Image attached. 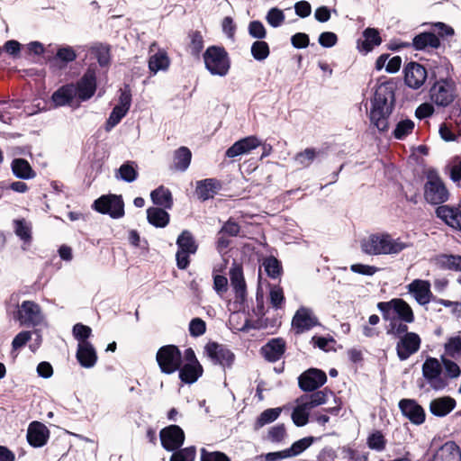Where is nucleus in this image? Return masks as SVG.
<instances>
[{"instance_id": "obj_50", "label": "nucleus", "mask_w": 461, "mask_h": 461, "mask_svg": "<svg viewBox=\"0 0 461 461\" xmlns=\"http://www.w3.org/2000/svg\"><path fill=\"white\" fill-rule=\"evenodd\" d=\"M262 266L267 276L271 278H276L281 273L282 267L280 262L274 257L266 258L263 260Z\"/></svg>"}, {"instance_id": "obj_34", "label": "nucleus", "mask_w": 461, "mask_h": 461, "mask_svg": "<svg viewBox=\"0 0 461 461\" xmlns=\"http://www.w3.org/2000/svg\"><path fill=\"white\" fill-rule=\"evenodd\" d=\"M11 167L14 175L21 179H32L36 176L29 162L23 158L14 159Z\"/></svg>"}, {"instance_id": "obj_12", "label": "nucleus", "mask_w": 461, "mask_h": 461, "mask_svg": "<svg viewBox=\"0 0 461 461\" xmlns=\"http://www.w3.org/2000/svg\"><path fill=\"white\" fill-rule=\"evenodd\" d=\"M204 352L213 364L224 369L230 368L235 361L234 353L222 344L210 342L204 347Z\"/></svg>"}, {"instance_id": "obj_8", "label": "nucleus", "mask_w": 461, "mask_h": 461, "mask_svg": "<svg viewBox=\"0 0 461 461\" xmlns=\"http://www.w3.org/2000/svg\"><path fill=\"white\" fill-rule=\"evenodd\" d=\"M448 196V191L437 172L429 171L424 186L426 201L432 204H441L447 201Z\"/></svg>"}, {"instance_id": "obj_3", "label": "nucleus", "mask_w": 461, "mask_h": 461, "mask_svg": "<svg viewBox=\"0 0 461 461\" xmlns=\"http://www.w3.org/2000/svg\"><path fill=\"white\" fill-rule=\"evenodd\" d=\"M377 309L381 312L384 321H400L404 323H412L415 319L410 304L401 298L380 302L377 303Z\"/></svg>"}, {"instance_id": "obj_13", "label": "nucleus", "mask_w": 461, "mask_h": 461, "mask_svg": "<svg viewBox=\"0 0 461 461\" xmlns=\"http://www.w3.org/2000/svg\"><path fill=\"white\" fill-rule=\"evenodd\" d=\"M320 325L317 316L311 308L302 306L292 319V329L295 334L304 333Z\"/></svg>"}, {"instance_id": "obj_27", "label": "nucleus", "mask_w": 461, "mask_h": 461, "mask_svg": "<svg viewBox=\"0 0 461 461\" xmlns=\"http://www.w3.org/2000/svg\"><path fill=\"white\" fill-rule=\"evenodd\" d=\"M77 359L85 368H91L96 364V351L90 342L78 343Z\"/></svg>"}, {"instance_id": "obj_62", "label": "nucleus", "mask_w": 461, "mask_h": 461, "mask_svg": "<svg viewBox=\"0 0 461 461\" xmlns=\"http://www.w3.org/2000/svg\"><path fill=\"white\" fill-rule=\"evenodd\" d=\"M201 461H230V459L222 452H209L206 449L202 448Z\"/></svg>"}, {"instance_id": "obj_18", "label": "nucleus", "mask_w": 461, "mask_h": 461, "mask_svg": "<svg viewBox=\"0 0 461 461\" xmlns=\"http://www.w3.org/2000/svg\"><path fill=\"white\" fill-rule=\"evenodd\" d=\"M327 382L326 374L317 368H310L298 378L299 387L304 392H313Z\"/></svg>"}, {"instance_id": "obj_44", "label": "nucleus", "mask_w": 461, "mask_h": 461, "mask_svg": "<svg viewBox=\"0 0 461 461\" xmlns=\"http://www.w3.org/2000/svg\"><path fill=\"white\" fill-rule=\"evenodd\" d=\"M319 150L313 148H307L295 155L294 161L299 166L303 167H307L314 161V159L319 156Z\"/></svg>"}, {"instance_id": "obj_39", "label": "nucleus", "mask_w": 461, "mask_h": 461, "mask_svg": "<svg viewBox=\"0 0 461 461\" xmlns=\"http://www.w3.org/2000/svg\"><path fill=\"white\" fill-rule=\"evenodd\" d=\"M332 394V392L327 391V389L314 392L311 394L302 395L300 398L301 402H303L311 410L322 405L328 401V394Z\"/></svg>"}, {"instance_id": "obj_48", "label": "nucleus", "mask_w": 461, "mask_h": 461, "mask_svg": "<svg viewBox=\"0 0 461 461\" xmlns=\"http://www.w3.org/2000/svg\"><path fill=\"white\" fill-rule=\"evenodd\" d=\"M366 444L370 449L382 452L385 449L386 439L381 431L375 430L367 437Z\"/></svg>"}, {"instance_id": "obj_23", "label": "nucleus", "mask_w": 461, "mask_h": 461, "mask_svg": "<svg viewBox=\"0 0 461 461\" xmlns=\"http://www.w3.org/2000/svg\"><path fill=\"white\" fill-rule=\"evenodd\" d=\"M261 145V140L256 136H249L234 142L227 150L226 157L230 158L249 154Z\"/></svg>"}, {"instance_id": "obj_29", "label": "nucleus", "mask_w": 461, "mask_h": 461, "mask_svg": "<svg viewBox=\"0 0 461 461\" xmlns=\"http://www.w3.org/2000/svg\"><path fill=\"white\" fill-rule=\"evenodd\" d=\"M314 441L315 438L306 437L295 441L290 447L282 451L273 452L269 456H278V458H288L295 456L303 453L309 447H311Z\"/></svg>"}, {"instance_id": "obj_30", "label": "nucleus", "mask_w": 461, "mask_h": 461, "mask_svg": "<svg viewBox=\"0 0 461 461\" xmlns=\"http://www.w3.org/2000/svg\"><path fill=\"white\" fill-rule=\"evenodd\" d=\"M456 407V401L448 396L434 399L429 403L430 412L437 417H445Z\"/></svg>"}, {"instance_id": "obj_20", "label": "nucleus", "mask_w": 461, "mask_h": 461, "mask_svg": "<svg viewBox=\"0 0 461 461\" xmlns=\"http://www.w3.org/2000/svg\"><path fill=\"white\" fill-rule=\"evenodd\" d=\"M406 288L408 293L420 305L428 304L433 298L430 283L427 280L414 279Z\"/></svg>"}, {"instance_id": "obj_56", "label": "nucleus", "mask_w": 461, "mask_h": 461, "mask_svg": "<svg viewBox=\"0 0 461 461\" xmlns=\"http://www.w3.org/2000/svg\"><path fill=\"white\" fill-rule=\"evenodd\" d=\"M266 20L269 25L274 28L279 27L285 21V14L282 10L274 7L271 8L266 16Z\"/></svg>"}, {"instance_id": "obj_33", "label": "nucleus", "mask_w": 461, "mask_h": 461, "mask_svg": "<svg viewBox=\"0 0 461 461\" xmlns=\"http://www.w3.org/2000/svg\"><path fill=\"white\" fill-rule=\"evenodd\" d=\"M170 66V59L165 50H159L149 59V69L152 75L158 71H167Z\"/></svg>"}, {"instance_id": "obj_6", "label": "nucleus", "mask_w": 461, "mask_h": 461, "mask_svg": "<svg viewBox=\"0 0 461 461\" xmlns=\"http://www.w3.org/2000/svg\"><path fill=\"white\" fill-rule=\"evenodd\" d=\"M14 319L19 321L21 326L38 327L46 325L45 316L41 306L33 301H23L17 305L14 312Z\"/></svg>"}, {"instance_id": "obj_55", "label": "nucleus", "mask_w": 461, "mask_h": 461, "mask_svg": "<svg viewBox=\"0 0 461 461\" xmlns=\"http://www.w3.org/2000/svg\"><path fill=\"white\" fill-rule=\"evenodd\" d=\"M195 455V447H188L174 452L170 461H194Z\"/></svg>"}, {"instance_id": "obj_2", "label": "nucleus", "mask_w": 461, "mask_h": 461, "mask_svg": "<svg viewBox=\"0 0 461 461\" xmlns=\"http://www.w3.org/2000/svg\"><path fill=\"white\" fill-rule=\"evenodd\" d=\"M411 244L388 232L372 233L360 241L361 251L368 256L398 255Z\"/></svg>"}, {"instance_id": "obj_53", "label": "nucleus", "mask_w": 461, "mask_h": 461, "mask_svg": "<svg viewBox=\"0 0 461 461\" xmlns=\"http://www.w3.org/2000/svg\"><path fill=\"white\" fill-rule=\"evenodd\" d=\"M389 322L387 328H386V333L388 335H392L395 338L400 339L402 336L405 335L406 333H410L411 331H408V323L402 322L400 321H387Z\"/></svg>"}, {"instance_id": "obj_22", "label": "nucleus", "mask_w": 461, "mask_h": 461, "mask_svg": "<svg viewBox=\"0 0 461 461\" xmlns=\"http://www.w3.org/2000/svg\"><path fill=\"white\" fill-rule=\"evenodd\" d=\"M436 215L450 228L461 230V208L450 205H439Z\"/></svg>"}, {"instance_id": "obj_21", "label": "nucleus", "mask_w": 461, "mask_h": 461, "mask_svg": "<svg viewBox=\"0 0 461 461\" xmlns=\"http://www.w3.org/2000/svg\"><path fill=\"white\" fill-rule=\"evenodd\" d=\"M399 408L403 416L408 418L411 423L420 425L425 421V411L414 400H401L399 402Z\"/></svg>"}, {"instance_id": "obj_9", "label": "nucleus", "mask_w": 461, "mask_h": 461, "mask_svg": "<svg viewBox=\"0 0 461 461\" xmlns=\"http://www.w3.org/2000/svg\"><path fill=\"white\" fill-rule=\"evenodd\" d=\"M177 251L176 254V266L179 269H185L189 266L190 255L195 254L198 245L189 230H184L176 240Z\"/></svg>"}, {"instance_id": "obj_10", "label": "nucleus", "mask_w": 461, "mask_h": 461, "mask_svg": "<svg viewBox=\"0 0 461 461\" xmlns=\"http://www.w3.org/2000/svg\"><path fill=\"white\" fill-rule=\"evenodd\" d=\"M422 376L435 391L444 389L447 382L442 374V365L438 359L429 357L422 365Z\"/></svg>"}, {"instance_id": "obj_58", "label": "nucleus", "mask_w": 461, "mask_h": 461, "mask_svg": "<svg viewBox=\"0 0 461 461\" xmlns=\"http://www.w3.org/2000/svg\"><path fill=\"white\" fill-rule=\"evenodd\" d=\"M286 437V429L284 424H278L269 429L267 439L271 442H281Z\"/></svg>"}, {"instance_id": "obj_63", "label": "nucleus", "mask_w": 461, "mask_h": 461, "mask_svg": "<svg viewBox=\"0 0 461 461\" xmlns=\"http://www.w3.org/2000/svg\"><path fill=\"white\" fill-rule=\"evenodd\" d=\"M131 104V93L128 86L120 90L119 103L116 106L121 107L129 112Z\"/></svg>"}, {"instance_id": "obj_37", "label": "nucleus", "mask_w": 461, "mask_h": 461, "mask_svg": "<svg viewBox=\"0 0 461 461\" xmlns=\"http://www.w3.org/2000/svg\"><path fill=\"white\" fill-rule=\"evenodd\" d=\"M149 222L158 228L166 227L169 222V214L162 208L150 207L147 210Z\"/></svg>"}, {"instance_id": "obj_32", "label": "nucleus", "mask_w": 461, "mask_h": 461, "mask_svg": "<svg viewBox=\"0 0 461 461\" xmlns=\"http://www.w3.org/2000/svg\"><path fill=\"white\" fill-rule=\"evenodd\" d=\"M412 46L417 50H435L440 46V41L433 32H421L413 38Z\"/></svg>"}, {"instance_id": "obj_26", "label": "nucleus", "mask_w": 461, "mask_h": 461, "mask_svg": "<svg viewBox=\"0 0 461 461\" xmlns=\"http://www.w3.org/2000/svg\"><path fill=\"white\" fill-rule=\"evenodd\" d=\"M430 461H461L460 447L454 441H447L436 451Z\"/></svg>"}, {"instance_id": "obj_15", "label": "nucleus", "mask_w": 461, "mask_h": 461, "mask_svg": "<svg viewBox=\"0 0 461 461\" xmlns=\"http://www.w3.org/2000/svg\"><path fill=\"white\" fill-rule=\"evenodd\" d=\"M77 102L89 100L96 90V74L95 69L88 68L83 77L75 84Z\"/></svg>"}, {"instance_id": "obj_35", "label": "nucleus", "mask_w": 461, "mask_h": 461, "mask_svg": "<svg viewBox=\"0 0 461 461\" xmlns=\"http://www.w3.org/2000/svg\"><path fill=\"white\" fill-rule=\"evenodd\" d=\"M150 198L155 204L162 206L164 209H171L173 206L172 194L163 185L153 190Z\"/></svg>"}, {"instance_id": "obj_42", "label": "nucleus", "mask_w": 461, "mask_h": 461, "mask_svg": "<svg viewBox=\"0 0 461 461\" xmlns=\"http://www.w3.org/2000/svg\"><path fill=\"white\" fill-rule=\"evenodd\" d=\"M282 412V408L267 409L261 412L255 422V429H258L267 424L272 423L278 419Z\"/></svg>"}, {"instance_id": "obj_54", "label": "nucleus", "mask_w": 461, "mask_h": 461, "mask_svg": "<svg viewBox=\"0 0 461 461\" xmlns=\"http://www.w3.org/2000/svg\"><path fill=\"white\" fill-rule=\"evenodd\" d=\"M269 300L273 308L281 309L285 303L284 291L279 285H272L269 290Z\"/></svg>"}, {"instance_id": "obj_24", "label": "nucleus", "mask_w": 461, "mask_h": 461, "mask_svg": "<svg viewBox=\"0 0 461 461\" xmlns=\"http://www.w3.org/2000/svg\"><path fill=\"white\" fill-rule=\"evenodd\" d=\"M49 438V429L41 422L33 421L30 424L27 439L30 445L35 447H41L47 443Z\"/></svg>"}, {"instance_id": "obj_31", "label": "nucleus", "mask_w": 461, "mask_h": 461, "mask_svg": "<svg viewBox=\"0 0 461 461\" xmlns=\"http://www.w3.org/2000/svg\"><path fill=\"white\" fill-rule=\"evenodd\" d=\"M220 188L219 181L213 178H206L196 182L195 192L199 199L206 201L212 198Z\"/></svg>"}, {"instance_id": "obj_28", "label": "nucleus", "mask_w": 461, "mask_h": 461, "mask_svg": "<svg viewBox=\"0 0 461 461\" xmlns=\"http://www.w3.org/2000/svg\"><path fill=\"white\" fill-rule=\"evenodd\" d=\"M51 100L56 106L69 105L77 101L75 84H67L59 87L52 94Z\"/></svg>"}, {"instance_id": "obj_59", "label": "nucleus", "mask_w": 461, "mask_h": 461, "mask_svg": "<svg viewBox=\"0 0 461 461\" xmlns=\"http://www.w3.org/2000/svg\"><path fill=\"white\" fill-rule=\"evenodd\" d=\"M441 361L444 366L446 374L449 378H456L460 375L461 370L456 362L446 358L444 356L441 357Z\"/></svg>"}, {"instance_id": "obj_40", "label": "nucleus", "mask_w": 461, "mask_h": 461, "mask_svg": "<svg viewBox=\"0 0 461 461\" xmlns=\"http://www.w3.org/2000/svg\"><path fill=\"white\" fill-rule=\"evenodd\" d=\"M192 153L186 147H180L174 154V168L178 171H185L191 162Z\"/></svg>"}, {"instance_id": "obj_60", "label": "nucleus", "mask_w": 461, "mask_h": 461, "mask_svg": "<svg viewBox=\"0 0 461 461\" xmlns=\"http://www.w3.org/2000/svg\"><path fill=\"white\" fill-rule=\"evenodd\" d=\"M206 324L200 318H194L189 323V332L192 337H200L205 333Z\"/></svg>"}, {"instance_id": "obj_25", "label": "nucleus", "mask_w": 461, "mask_h": 461, "mask_svg": "<svg viewBox=\"0 0 461 461\" xmlns=\"http://www.w3.org/2000/svg\"><path fill=\"white\" fill-rule=\"evenodd\" d=\"M285 350V342L281 338L272 339L261 348V353L269 362L278 361Z\"/></svg>"}, {"instance_id": "obj_47", "label": "nucleus", "mask_w": 461, "mask_h": 461, "mask_svg": "<svg viewBox=\"0 0 461 461\" xmlns=\"http://www.w3.org/2000/svg\"><path fill=\"white\" fill-rule=\"evenodd\" d=\"M444 348L447 356L452 358L461 357V337L454 336L448 338Z\"/></svg>"}, {"instance_id": "obj_64", "label": "nucleus", "mask_w": 461, "mask_h": 461, "mask_svg": "<svg viewBox=\"0 0 461 461\" xmlns=\"http://www.w3.org/2000/svg\"><path fill=\"white\" fill-rule=\"evenodd\" d=\"M95 56L100 66H107L110 62V49L107 46L100 45L95 48Z\"/></svg>"}, {"instance_id": "obj_11", "label": "nucleus", "mask_w": 461, "mask_h": 461, "mask_svg": "<svg viewBox=\"0 0 461 461\" xmlns=\"http://www.w3.org/2000/svg\"><path fill=\"white\" fill-rule=\"evenodd\" d=\"M93 208L103 214H108L113 219L124 215V203L121 195H102L94 202Z\"/></svg>"}, {"instance_id": "obj_17", "label": "nucleus", "mask_w": 461, "mask_h": 461, "mask_svg": "<svg viewBox=\"0 0 461 461\" xmlns=\"http://www.w3.org/2000/svg\"><path fill=\"white\" fill-rule=\"evenodd\" d=\"M162 447L167 451L178 449L185 441V433L177 425H170L163 429L160 433Z\"/></svg>"}, {"instance_id": "obj_1", "label": "nucleus", "mask_w": 461, "mask_h": 461, "mask_svg": "<svg viewBox=\"0 0 461 461\" xmlns=\"http://www.w3.org/2000/svg\"><path fill=\"white\" fill-rule=\"evenodd\" d=\"M394 83L388 81L381 83L375 92L370 120L380 131L388 129V117L394 103Z\"/></svg>"}, {"instance_id": "obj_4", "label": "nucleus", "mask_w": 461, "mask_h": 461, "mask_svg": "<svg viewBox=\"0 0 461 461\" xmlns=\"http://www.w3.org/2000/svg\"><path fill=\"white\" fill-rule=\"evenodd\" d=\"M457 96V88L451 77L437 80L429 89V97L438 107L449 106Z\"/></svg>"}, {"instance_id": "obj_41", "label": "nucleus", "mask_w": 461, "mask_h": 461, "mask_svg": "<svg viewBox=\"0 0 461 461\" xmlns=\"http://www.w3.org/2000/svg\"><path fill=\"white\" fill-rule=\"evenodd\" d=\"M115 177L127 183L135 181L138 177L137 165L135 162L127 161L123 163L115 172Z\"/></svg>"}, {"instance_id": "obj_45", "label": "nucleus", "mask_w": 461, "mask_h": 461, "mask_svg": "<svg viewBox=\"0 0 461 461\" xmlns=\"http://www.w3.org/2000/svg\"><path fill=\"white\" fill-rule=\"evenodd\" d=\"M438 263L443 268L461 271V256L459 255H441L438 258Z\"/></svg>"}, {"instance_id": "obj_61", "label": "nucleus", "mask_w": 461, "mask_h": 461, "mask_svg": "<svg viewBox=\"0 0 461 461\" xmlns=\"http://www.w3.org/2000/svg\"><path fill=\"white\" fill-rule=\"evenodd\" d=\"M249 33L251 37L262 40L266 37L267 32L263 23L259 21L250 22L249 24Z\"/></svg>"}, {"instance_id": "obj_46", "label": "nucleus", "mask_w": 461, "mask_h": 461, "mask_svg": "<svg viewBox=\"0 0 461 461\" xmlns=\"http://www.w3.org/2000/svg\"><path fill=\"white\" fill-rule=\"evenodd\" d=\"M15 234L23 240L24 243H29L32 240V228L31 225L24 220L14 221Z\"/></svg>"}, {"instance_id": "obj_57", "label": "nucleus", "mask_w": 461, "mask_h": 461, "mask_svg": "<svg viewBox=\"0 0 461 461\" xmlns=\"http://www.w3.org/2000/svg\"><path fill=\"white\" fill-rule=\"evenodd\" d=\"M91 328L86 325L77 323L73 327V335L78 340V343L88 342L87 339L91 336Z\"/></svg>"}, {"instance_id": "obj_7", "label": "nucleus", "mask_w": 461, "mask_h": 461, "mask_svg": "<svg viewBox=\"0 0 461 461\" xmlns=\"http://www.w3.org/2000/svg\"><path fill=\"white\" fill-rule=\"evenodd\" d=\"M156 360L162 373L171 375L181 366L182 355L177 347L167 345L158 350Z\"/></svg>"}, {"instance_id": "obj_5", "label": "nucleus", "mask_w": 461, "mask_h": 461, "mask_svg": "<svg viewBox=\"0 0 461 461\" xmlns=\"http://www.w3.org/2000/svg\"><path fill=\"white\" fill-rule=\"evenodd\" d=\"M206 69L213 76L224 77L230 68V61L227 51L217 46H211L203 53Z\"/></svg>"}, {"instance_id": "obj_43", "label": "nucleus", "mask_w": 461, "mask_h": 461, "mask_svg": "<svg viewBox=\"0 0 461 461\" xmlns=\"http://www.w3.org/2000/svg\"><path fill=\"white\" fill-rule=\"evenodd\" d=\"M363 36L365 40L362 43V47L366 53L371 51L375 46H378L381 43V38L376 29H366L363 32Z\"/></svg>"}, {"instance_id": "obj_16", "label": "nucleus", "mask_w": 461, "mask_h": 461, "mask_svg": "<svg viewBox=\"0 0 461 461\" xmlns=\"http://www.w3.org/2000/svg\"><path fill=\"white\" fill-rule=\"evenodd\" d=\"M404 83L413 89H420L426 82L428 74L426 68L418 62H409L403 68Z\"/></svg>"}, {"instance_id": "obj_38", "label": "nucleus", "mask_w": 461, "mask_h": 461, "mask_svg": "<svg viewBox=\"0 0 461 461\" xmlns=\"http://www.w3.org/2000/svg\"><path fill=\"white\" fill-rule=\"evenodd\" d=\"M311 409L303 402L300 401V398L296 400V406L294 407L291 418L293 422L297 427H303L309 421V414Z\"/></svg>"}, {"instance_id": "obj_49", "label": "nucleus", "mask_w": 461, "mask_h": 461, "mask_svg": "<svg viewBox=\"0 0 461 461\" xmlns=\"http://www.w3.org/2000/svg\"><path fill=\"white\" fill-rule=\"evenodd\" d=\"M269 53V46L266 41H257L251 46V55L258 61L265 60Z\"/></svg>"}, {"instance_id": "obj_14", "label": "nucleus", "mask_w": 461, "mask_h": 461, "mask_svg": "<svg viewBox=\"0 0 461 461\" xmlns=\"http://www.w3.org/2000/svg\"><path fill=\"white\" fill-rule=\"evenodd\" d=\"M421 339L415 332L406 333L402 336L396 343V354L401 361L407 360L411 356L417 353L420 348Z\"/></svg>"}, {"instance_id": "obj_36", "label": "nucleus", "mask_w": 461, "mask_h": 461, "mask_svg": "<svg viewBox=\"0 0 461 461\" xmlns=\"http://www.w3.org/2000/svg\"><path fill=\"white\" fill-rule=\"evenodd\" d=\"M177 371L183 383L193 384L202 375L203 367L201 365L185 364Z\"/></svg>"}, {"instance_id": "obj_51", "label": "nucleus", "mask_w": 461, "mask_h": 461, "mask_svg": "<svg viewBox=\"0 0 461 461\" xmlns=\"http://www.w3.org/2000/svg\"><path fill=\"white\" fill-rule=\"evenodd\" d=\"M414 129V122L410 119L400 121L394 131L393 136L398 140L404 139L407 135L412 132Z\"/></svg>"}, {"instance_id": "obj_19", "label": "nucleus", "mask_w": 461, "mask_h": 461, "mask_svg": "<svg viewBox=\"0 0 461 461\" xmlns=\"http://www.w3.org/2000/svg\"><path fill=\"white\" fill-rule=\"evenodd\" d=\"M229 275L235 299L238 303H243L247 296V285L241 265L234 262L230 268Z\"/></svg>"}, {"instance_id": "obj_52", "label": "nucleus", "mask_w": 461, "mask_h": 461, "mask_svg": "<svg viewBox=\"0 0 461 461\" xmlns=\"http://www.w3.org/2000/svg\"><path fill=\"white\" fill-rule=\"evenodd\" d=\"M127 113L128 111L115 105L106 121L105 131H110L113 128H114L127 114Z\"/></svg>"}]
</instances>
